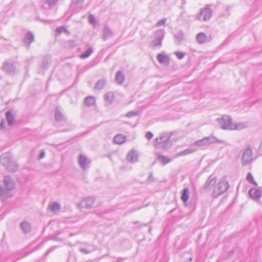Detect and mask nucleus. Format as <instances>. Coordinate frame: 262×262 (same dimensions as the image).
Segmentation results:
<instances>
[{"label":"nucleus","mask_w":262,"mask_h":262,"mask_svg":"<svg viewBox=\"0 0 262 262\" xmlns=\"http://www.w3.org/2000/svg\"><path fill=\"white\" fill-rule=\"evenodd\" d=\"M220 128L224 130H233L239 128L236 124L232 123V119L228 115H224L221 118L217 119Z\"/></svg>","instance_id":"1"},{"label":"nucleus","mask_w":262,"mask_h":262,"mask_svg":"<svg viewBox=\"0 0 262 262\" xmlns=\"http://www.w3.org/2000/svg\"><path fill=\"white\" fill-rule=\"evenodd\" d=\"M229 188L228 182L225 180H221L215 185L213 192L211 194L212 197L216 198L219 195L225 193Z\"/></svg>","instance_id":"2"},{"label":"nucleus","mask_w":262,"mask_h":262,"mask_svg":"<svg viewBox=\"0 0 262 262\" xmlns=\"http://www.w3.org/2000/svg\"><path fill=\"white\" fill-rule=\"evenodd\" d=\"M223 142V140L218 139L213 136H210L195 141L194 143V144L197 146L200 147L210 144H213L215 143H222Z\"/></svg>","instance_id":"3"},{"label":"nucleus","mask_w":262,"mask_h":262,"mask_svg":"<svg viewBox=\"0 0 262 262\" xmlns=\"http://www.w3.org/2000/svg\"><path fill=\"white\" fill-rule=\"evenodd\" d=\"M212 16V10L209 5H206L205 8L201 9L200 13L196 15V17L200 20L207 21Z\"/></svg>","instance_id":"4"},{"label":"nucleus","mask_w":262,"mask_h":262,"mask_svg":"<svg viewBox=\"0 0 262 262\" xmlns=\"http://www.w3.org/2000/svg\"><path fill=\"white\" fill-rule=\"evenodd\" d=\"M253 151L250 145L247 146L245 149H243L241 161L243 166L246 165L250 163L252 160Z\"/></svg>","instance_id":"5"},{"label":"nucleus","mask_w":262,"mask_h":262,"mask_svg":"<svg viewBox=\"0 0 262 262\" xmlns=\"http://www.w3.org/2000/svg\"><path fill=\"white\" fill-rule=\"evenodd\" d=\"M216 182V178L212 175L210 176L207 179L204 185L200 188L201 193H207L213 186L214 187Z\"/></svg>","instance_id":"6"},{"label":"nucleus","mask_w":262,"mask_h":262,"mask_svg":"<svg viewBox=\"0 0 262 262\" xmlns=\"http://www.w3.org/2000/svg\"><path fill=\"white\" fill-rule=\"evenodd\" d=\"M248 194L250 198L256 202H259L261 196V192L256 188H252L249 189Z\"/></svg>","instance_id":"7"},{"label":"nucleus","mask_w":262,"mask_h":262,"mask_svg":"<svg viewBox=\"0 0 262 262\" xmlns=\"http://www.w3.org/2000/svg\"><path fill=\"white\" fill-rule=\"evenodd\" d=\"M95 198L94 196H89L83 199L81 202V205L83 207L90 209L94 207Z\"/></svg>","instance_id":"8"},{"label":"nucleus","mask_w":262,"mask_h":262,"mask_svg":"<svg viewBox=\"0 0 262 262\" xmlns=\"http://www.w3.org/2000/svg\"><path fill=\"white\" fill-rule=\"evenodd\" d=\"M78 162L80 167L84 170L89 168L91 161L86 156L80 154L79 156Z\"/></svg>","instance_id":"9"},{"label":"nucleus","mask_w":262,"mask_h":262,"mask_svg":"<svg viewBox=\"0 0 262 262\" xmlns=\"http://www.w3.org/2000/svg\"><path fill=\"white\" fill-rule=\"evenodd\" d=\"M34 41V35L31 32H28L23 37V42L27 47Z\"/></svg>","instance_id":"10"},{"label":"nucleus","mask_w":262,"mask_h":262,"mask_svg":"<svg viewBox=\"0 0 262 262\" xmlns=\"http://www.w3.org/2000/svg\"><path fill=\"white\" fill-rule=\"evenodd\" d=\"M113 33L112 30L107 25H104L102 30V38L104 41L106 40L108 38L113 36Z\"/></svg>","instance_id":"11"},{"label":"nucleus","mask_w":262,"mask_h":262,"mask_svg":"<svg viewBox=\"0 0 262 262\" xmlns=\"http://www.w3.org/2000/svg\"><path fill=\"white\" fill-rule=\"evenodd\" d=\"M3 181L7 190H11L14 188V183L10 176H5Z\"/></svg>","instance_id":"12"},{"label":"nucleus","mask_w":262,"mask_h":262,"mask_svg":"<svg viewBox=\"0 0 262 262\" xmlns=\"http://www.w3.org/2000/svg\"><path fill=\"white\" fill-rule=\"evenodd\" d=\"M127 160L132 163H134L138 161V154L136 150H132L127 154Z\"/></svg>","instance_id":"13"},{"label":"nucleus","mask_w":262,"mask_h":262,"mask_svg":"<svg viewBox=\"0 0 262 262\" xmlns=\"http://www.w3.org/2000/svg\"><path fill=\"white\" fill-rule=\"evenodd\" d=\"M125 79V75L123 71L119 70L116 73L115 80L118 84H122L124 82Z\"/></svg>","instance_id":"14"},{"label":"nucleus","mask_w":262,"mask_h":262,"mask_svg":"<svg viewBox=\"0 0 262 262\" xmlns=\"http://www.w3.org/2000/svg\"><path fill=\"white\" fill-rule=\"evenodd\" d=\"M2 68L3 70L8 74L13 73L15 72V68L11 62H5Z\"/></svg>","instance_id":"15"},{"label":"nucleus","mask_w":262,"mask_h":262,"mask_svg":"<svg viewBox=\"0 0 262 262\" xmlns=\"http://www.w3.org/2000/svg\"><path fill=\"white\" fill-rule=\"evenodd\" d=\"M12 159L10 158L9 154L5 153L3 155L0 157V164L6 167L7 164L10 163V162L11 161Z\"/></svg>","instance_id":"16"},{"label":"nucleus","mask_w":262,"mask_h":262,"mask_svg":"<svg viewBox=\"0 0 262 262\" xmlns=\"http://www.w3.org/2000/svg\"><path fill=\"white\" fill-rule=\"evenodd\" d=\"M55 119L57 122L64 121L66 120L64 115L61 113L60 108L57 107L55 111Z\"/></svg>","instance_id":"17"},{"label":"nucleus","mask_w":262,"mask_h":262,"mask_svg":"<svg viewBox=\"0 0 262 262\" xmlns=\"http://www.w3.org/2000/svg\"><path fill=\"white\" fill-rule=\"evenodd\" d=\"M172 135V133H165L161 137L156 139V143H161L162 141H170V138Z\"/></svg>","instance_id":"18"},{"label":"nucleus","mask_w":262,"mask_h":262,"mask_svg":"<svg viewBox=\"0 0 262 262\" xmlns=\"http://www.w3.org/2000/svg\"><path fill=\"white\" fill-rule=\"evenodd\" d=\"M19 226L23 232L25 234L28 233L31 231V225L27 221L22 222L20 223Z\"/></svg>","instance_id":"19"},{"label":"nucleus","mask_w":262,"mask_h":262,"mask_svg":"<svg viewBox=\"0 0 262 262\" xmlns=\"http://www.w3.org/2000/svg\"><path fill=\"white\" fill-rule=\"evenodd\" d=\"M157 159L159 161V162L161 163V164L163 166L166 165L167 164L170 162L172 159L168 158L167 157L161 155L159 154H157Z\"/></svg>","instance_id":"20"},{"label":"nucleus","mask_w":262,"mask_h":262,"mask_svg":"<svg viewBox=\"0 0 262 262\" xmlns=\"http://www.w3.org/2000/svg\"><path fill=\"white\" fill-rule=\"evenodd\" d=\"M126 139V137L125 136L118 134L114 138L113 141L116 144H122L125 142Z\"/></svg>","instance_id":"21"},{"label":"nucleus","mask_w":262,"mask_h":262,"mask_svg":"<svg viewBox=\"0 0 262 262\" xmlns=\"http://www.w3.org/2000/svg\"><path fill=\"white\" fill-rule=\"evenodd\" d=\"M196 151L195 149L194 148H188L183 151H181L178 153H177L175 156V158H178L181 156H186L193 152H194Z\"/></svg>","instance_id":"22"},{"label":"nucleus","mask_w":262,"mask_h":262,"mask_svg":"<svg viewBox=\"0 0 262 262\" xmlns=\"http://www.w3.org/2000/svg\"><path fill=\"white\" fill-rule=\"evenodd\" d=\"M198 42L200 44H203L207 42V38L206 34L203 32L199 33L196 36Z\"/></svg>","instance_id":"23"},{"label":"nucleus","mask_w":262,"mask_h":262,"mask_svg":"<svg viewBox=\"0 0 262 262\" xmlns=\"http://www.w3.org/2000/svg\"><path fill=\"white\" fill-rule=\"evenodd\" d=\"M6 120L9 126H12L14 123V117L12 115L11 111H8L6 113Z\"/></svg>","instance_id":"24"},{"label":"nucleus","mask_w":262,"mask_h":262,"mask_svg":"<svg viewBox=\"0 0 262 262\" xmlns=\"http://www.w3.org/2000/svg\"><path fill=\"white\" fill-rule=\"evenodd\" d=\"M157 59L160 63H168L169 62L168 57L161 53L157 55Z\"/></svg>","instance_id":"25"},{"label":"nucleus","mask_w":262,"mask_h":262,"mask_svg":"<svg viewBox=\"0 0 262 262\" xmlns=\"http://www.w3.org/2000/svg\"><path fill=\"white\" fill-rule=\"evenodd\" d=\"M5 167L8 170L11 172L16 171L18 168L17 164L12 160V159L10 162V163L7 164Z\"/></svg>","instance_id":"26"},{"label":"nucleus","mask_w":262,"mask_h":262,"mask_svg":"<svg viewBox=\"0 0 262 262\" xmlns=\"http://www.w3.org/2000/svg\"><path fill=\"white\" fill-rule=\"evenodd\" d=\"M84 104L87 106H93L95 103V97L93 96H88L84 99Z\"/></svg>","instance_id":"27"},{"label":"nucleus","mask_w":262,"mask_h":262,"mask_svg":"<svg viewBox=\"0 0 262 262\" xmlns=\"http://www.w3.org/2000/svg\"><path fill=\"white\" fill-rule=\"evenodd\" d=\"M189 191L188 188H184L181 194V200L184 202H186L189 198Z\"/></svg>","instance_id":"28"},{"label":"nucleus","mask_w":262,"mask_h":262,"mask_svg":"<svg viewBox=\"0 0 262 262\" xmlns=\"http://www.w3.org/2000/svg\"><path fill=\"white\" fill-rule=\"evenodd\" d=\"M106 80L105 79H100L98 80L95 85V89L96 90H101L102 89L106 84Z\"/></svg>","instance_id":"29"},{"label":"nucleus","mask_w":262,"mask_h":262,"mask_svg":"<svg viewBox=\"0 0 262 262\" xmlns=\"http://www.w3.org/2000/svg\"><path fill=\"white\" fill-rule=\"evenodd\" d=\"M51 58L49 56H46L43 57L41 61V67L43 69H47L50 65Z\"/></svg>","instance_id":"30"},{"label":"nucleus","mask_w":262,"mask_h":262,"mask_svg":"<svg viewBox=\"0 0 262 262\" xmlns=\"http://www.w3.org/2000/svg\"><path fill=\"white\" fill-rule=\"evenodd\" d=\"M114 97V94L110 92L104 95L105 101L108 104H110L113 102V98Z\"/></svg>","instance_id":"31"},{"label":"nucleus","mask_w":262,"mask_h":262,"mask_svg":"<svg viewBox=\"0 0 262 262\" xmlns=\"http://www.w3.org/2000/svg\"><path fill=\"white\" fill-rule=\"evenodd\" d=\"M154 34L155 38L163 40L165 36V31L163 29L158 30L154 32Z\"/></svg>","instance_id":"32"},{"label":"nucleus","mask_w":262,"mask_h":262,"mask_svg":"<svg viewBox=\"0 0 262 262\" xmlns=\"http://www.w3.org/2000/svg\"><path fill=\"white\" fill-rule=\"evenodd\" d=\"M93 52V49L92 47L89 48L86 51L82 53L80 56L82 59H84L89 57Z\"/></svg>","instance_id":"33"},{"label":"nucleus","mask_w":262,"mask_h":262,"mask_svg":"<svg viewBox=\"0 0 262 262\" xmlns=\"http://www.w3.org/2000/svg\"><path fill=\"white\" fill-rule=\"evenodd\" d=\"M160 145L161 148L163 149H167L171 146V143L170 141H162L161 143H157Z\"/></svg>","instance_id":"34"},{"label":"nucleus","mask_w":262,"mask_h":262,"mask_svg":"<svg viewBox=\"0 0 262 262\" xmlns=\"http://www.w3.org/2000/svg\"><path fill=\"white\" fill-rule=\"evenodd\" d=\"M62 32H65L68 34L69 33V31L64 26H60L56 29L55 33L57 35H59Z\"/></svg>","instance_id":"35"},{"label":"nucleus","mask_w":262,"mask_h":262,"mask_svg":"<svg viewBox=\"0 0 262 262\" xmlns=\"http://www.w3.org/2000/svg\"><path fill=\"white\" fill-rule=\"evenodd\" d=\"M246 179L250 183L253 184L255 186H257V183L254 181L251 173L249 172L248 173Z\"/></svg>","instance_id":"36"},{"label":"nucleus","mask_w":262,"mask_h":262,"mask_svg":"<svg viewBox=\"0 0 262 262\" xmlns=\"http://www.w3.org/2000/svg\"><path fill=\"white\" fill-rule=\"evenodd\" d=\"M153 47H160L162 46V40L159 38H155L151 42Z\"/></svg>","instance_id":"37"},{"label":"nucleus","mask_w":262,"mask_h":262,"mask_svg":"<svg viewBox=\"0 0 262 262\" xmlns=\"http://www.w3.org/2000/svg\"><path fill=\"white\" fill-rule=\"evenodd\" d=\"M60 209V205L59 203L54 202L51 206V209L53 212L59 211Z\"/></svg>","instance_id":"38"},{"label":"nucleus","mask_w":262,"mask_h":262,"mask_svg":"<svg viewBox=\"0 0 262 262\" xmlns=\"http://www.w3.org/2000/svg\"><path fill=\"white\" fill-rule=\"evenodd\" d=\"M67 46L69 48H73L76 46V42L74 39H70L67 41Z\"/></svg>","instance_id":"39"},{"label":"nucleus","mask_w":262,"mask_h":262,"mask_svg":"<svg viewBox=\"0 0 262 262\" xmlns=\"http://www.w3.org/2000/svg\"><path fill=\"white\" fill-rule=\"evenodd\" d=\"M176 41H178V43H180L183 40V34L182 32L174 36Z\"/></svg>","instance_id":"40"},{"label":"nucleus","mask_w":262,"mask_h":262,"mask_svg":"<svg viewBox=\"0 0 262 262\" xmlns=\"http://www.w3.org/2000/svg\"><path fill=\"white\" fill-rule=\"evenodd\" d=\"M58 2V0H46V3L49 5L50 7H53Z\"/></svg>","instance_id":"41"},{"label":"nucleus","mask_w":262,"mask_h":262,"mask_svg":"<svg viewBox=\"0 0 262 262\" xmlns=\"http://www.w3.org/2000/svg\"><path fill=\"white\" fill-rule=\"evenodd\" d=\"M138 115V112L136 111H130L126 113V117H132L133 116H135Z\"/></svg>","instance_id":"42"},{"label":"nucleus","mask_w":262,"mask_h":262,"mask_svg":"<svg viewBox=\"0 0 262 262\" xmlns=\"http://www.w3.org/2000/svg\"><path fill=\"white\" fill-rule=\"evenodd\" d=\"M84 0H75L72 4L78 7H81Z\"/></svg>","instance_id":"43"},{"label":"nucleus","mask_w":262,"mask_h":262,"mask_svg":"<svg viewBox=\"0 0 262 262\" xmlns=\"http://www.w3.org/2000/svg\"><path fill=\"white\" fill-rule=\"evenodd\" d=\"M175 55L177 57V58L179 59H181L184 58L185 56V53L181 52H175Z\"/></svg>","instance_id":"44"},{"label":"nucleus","mask_w":262,"mask_h":262,"mask_svg":"<svg viewBox=\"0 0 262 262\" xmlns=\"http://www.w3.org/2000/svg\"><path fill=\"white\" fill-rule=\"evenodd\" d=\"M88 19H89V21L90 24H93L95 23V18L93 15H92V14L90 15L88 17Z\"/></svg>","instance_id":"45"},{"label":"nucleus","mask_w":262,"mask_h":262,"mask_svg":"<svg viewBox=\"0 0 262 262\" xmlns=\"http://www.w3.org/2000/svg\"><path fill=\"white\" fill-rule=\"evenodd\" d=\"M166 21V18H163V19H160L157 23L156 26L157 27H159V26H160L161 25H163L165 24Z\"/></svg>","instance_id":"46"},{"label":"nucleus","mask_w":262,"mask_h":262,"mask_svg":"<svg viewBox=\"0 0 262 262\" xmlns=\"http://www.w3.org/2000/svg\"><path fill=\"white\" fill-rule=\"evenodd\" d=\"M79 251L84 254H88L91 252V251H89L85 249V248L80 247L79 249Z\"/></svg>","instance_id":"47"},{"label":"nucleus","mask_w":262,"mask_h":262,"mask_svg":"<svg viewBox=\"0 0 262 262\" xmlns=\"http://www.w3.org/2000/svg\"><path fill=\"white\" fill-rule=\"evenodd\" d=\"M154 181H155V179L153 177L152 172H150L148 177L147 181L149 182H154Z\"/></svg>","instance_id":"48"},{"label":"nucleus","mask_w":262,"mask_h":262,"mask_svg":"<svg viewBox=\"0 0 262 262\" xmlns=\"http://www.w3.org/2000/svg\"><path fill=\"white\" fill-rule=\"evenodd\" d=\"M145 137L148 140H150L153 137V134H152V133L151 132H148L145 134Z\"/></svg>","instance_id":"49"},{"label":"nucleus","mask_w":262,"mask_h":262,"mask_svg":"<svg viewBox=\"0 0 262 262\" xmlns=\"http://www.w3.org/2000/svg\"><path fill=\"white\" fill-rule=\"evenodd\" d=\"M5 194V189L0 186V196H3Z\"/></svg>","instance_id":"50"},{"label":"nucleus","mask_w":262,"mask_h":262,"mask_svg":"<svg viewBox=\"0 0 262 262\" xmlns=\"http://www.w3.org/2000/svg\"><path fill=\"white\" fill-rule=\"evenodd\" d=\"M45 156V152L43 150H42L39 155V159H42Z\"/></svg>","instance_id":"51"},{"label":"nucleus","mask_w":262,"mask_h":262,"mask_svg":"<svg viewBox=\"0 0 262 262\" xmlns=\"http://www.w3.org/2000/svg\"><path fill=\"white\" fill-rule=\"evenodd\" d=\"M4 126H5L4 120H2L0 123V129H3L4 128Z\"/></svg>","instance_id":"52"},{"label":"nucleus","mask_w":262,"mask_h":262,"mask_svg":"<svg viewBox=\"0 0 262 262\" xmlns=\"http://www.w3.org/2000/svg\"><path fill=\"white\" fill-rule=\"evenodd\" d=\"M123 260V258H119L117 260V261L119 262H122Z\"/></svg>","instance_id":"53"},{"label":"nucleus","mask_w":262,"mask_h":262,"mask_svg":"<svg viewBox=\"0 0 262 262\" xmlns=\"http://www.w3.org/2000/svg\"><path fill=\"white\" fill-rule=\"evenodd\" d=\"M52 249H50V250H49V251H48L46 252L45 254H46V255H47V254H48V253H49L51 251H52Z\"/></svg>","instance_id":"54"},{"label":"nucleus","mask_w":262,"mask_h":262,"mask_svg":"<svg viewBox=\"0 0 262 262\" xmlns=\"http://www.w3.org/2000/svg\"><path fill=\"white\" fill-rule=\"evenodd\" d=\"M189 260V261H191L192 260V258H190Z\"/></svg>","instance_id":"55"}]
</instances>
